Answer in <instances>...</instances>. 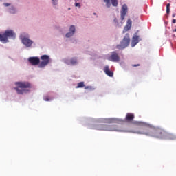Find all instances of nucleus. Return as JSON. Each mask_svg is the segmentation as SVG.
<instances>
[{
  "instance_id": "f257e3e1",
  "label": "nucleus",
  "mask_w": 176,
  "mask_h": 176,
  "mask_svg": "<svg viewBox=\"0 0 176 176\" xmlns=\"http://www.w3.org/2000/svg\"><path fill=\"white\" fill-rule=\"evenodd\" d=\"M134 124L139 126V130L135 131L133 133L143 134L144 135L153 137V138L164 140L166 130L141 121H135L134 122Z\"/></svg>"
},
{
  "instance_id": "f03ea898",
  "label": "nucleus",
  "mask_w": 176,
  "mask_h": 176,
  "mask_svg": "<svg viewBox=\"0 0 176 176\" xmlns=\"http://www.w3.org/2000/svg\"><path fill=\"white\" fill-rule=\"evenodd\" d=\"M16 87L14 88L17 94H24V93H28L30 91L29 89L32 88V85L31 82L24 81V82H15Z\"/></svg>"
},
{
  "instance_id": "7ed1b4c3",
  "label": "nucleus",
  "mask_w": 176,
  "mask_h": 176,
  "mask_svg": "<svg viewBox=\"0 0 176 176\" xmlns=\"http://www.w3.org/2000/svg\"><path fill=\"white\" fill-rule=\"evenodd\" d=\"M93 129L103 131H122V129L118 126V125H109L105 124H96L94 126Z\"/></svg>"
},
{
  "instance_id": "20e7f679",
  "label": "nucleus",
  "mask_w": 176,
  "mask_h": 176,
  "mask_svg": "<svg viewBox=\"0 0 176 176\" xmlns=\"http://www.w3.org/2000/svg\"><path fill=\"white\" fill-rule=\"evenodd\" d=\"M8 38H16V34L13 30H6L3 34H0V42L8 43L9 42Z\"/></svg>"
},
{
  "instance_id": "39448f33",
  "label": "nucleus",
  "mask_w": 176,
  "mask_h": 176,
  "mask_svg": "<svg viewBox=\"0 0 176 176\" xmlns=\"http://www.w3.org/2000/svg\"><path fill=\"white\" fill-rule=\"evenodd\" d=\"M129 45H130V36H129V34H126L120 44L118 45L116 47L120 50L126 49Z\"/></svg>"
},
{
  "instance_id": "423d86ee",
  "label": "nucleus",
  "mask_w": 176,
  "mask_h": 176,
  "mask_svg": "<svg viewBox=\"0 0 176 176\" xmlns=\"http://www.w3.org/2000/svg\"><path fill=\"white\" fill-rule=\"evenodd\" d=\"M41 60L42 61L40 63L38 67L39 68H45V67L50 63V56L48 55H42L41 56Z\"/></svg>"
},
{
  "instance_id": "0eeeda50",
  "label": "nucleus",
  "mask_w": 176,
  "mask_h": 176,
  "mask_svg": "<svg viewBox=\"0 0 176 176\" xmlns=\"http://www.w3.org/2000/svg\"><path fill=\"white\" fill-rule=\"evenodd\" d=\"M124 120L119 119V118H107L103 120V123H107V124H119L120 123H124Z\"/></svg>"
},
{
  "instance_id": "6e6552de",
  "label": "nucleus",
  "mask_w": 176,
  "mask_h": 176,
  "mask_svg": "<svg viewBox=\"0 0 176 176\" xmlns=\"http://www.w3.org/2000/svg\"><path fill=\"white\" fill-rule=\"evenodd\" d=\"M20 38L22 43H23V45L26 46V47H31V46H32V43H34V41H32L28 37H26L25 36L21 34L20 36Z\"/></svg>"
},
{
  "instance_id": "1a4fd4ad",
  "label": "nucleus",
  "mask_w": 176,
  "mask_h": 176,
  "mask_svg": "<svg viewBox=\"0 0 176 176\" xmlns=\"http://www.w3.org/2000/svg\"><path fill=\"white\" fill-rule=\"evenodd\" d=\"M129 10V8H127V5L124 4L121 8L120 11V15H121V20L123 21L124 20V18L126 17V15L127 14V12Z\"/></svg>"
},
{
  "instance_id": "9d476101",
  "label": "nucleus",
  "mask_w": 176,
  "mask_h": 176,
  "mask_svg": "<svg viewBox=\"0 0 176 176\" xmlns=\"http://www.w3.org/2000/svg\"><path fill=\"white\" fill-rule=\"evenodd\" d=\"M109 60L114 63H118V61L120 60V58L116 52H113L111 56L109 57Z\"/></svg>"
},
{
  "instance_id": "9b49d317",
  "label": "nucleus",
  "mask_w": 176,
  "mask_h": 176,
  "mask_svg": "<svg viewBox=\"0 0 176 176\" xmlns=\"http://www.w3.org/2000/svg\"><path fill=\"white\" fill-rule=\"evenodd\" d=\"M29 63L32 64V65H38L39 63H41V60L38 57H30L28 58Z\"/></svg>"
},
{
  "instance_id": "f8f14e48",
  "label": "nucleus",
  "mask_w": 176,
  "mask_h": 176,
  "mask_svg": "<svg viewBox=\"0 0 176 176\" xmlns=\"http://www.w3.org/2000/svg\"><path fill=\"white\" fill-rule=\"evenodd\" d=\"M164 140H176V135L174 133H170L165 131V136Z\"/></svg>"
},
{
  "instance_id": "ddd939ff",
  "label": "nucleus",
  "mask_w": 176,
  "mask_h": 176,
  "mask_svg": "<svg viewBox=\"0 0 176 176\" xmlns=\"http://www.w3.org/2000/svg\"><path fill=\"white\" fill-rule=\"evenodd\" d=\"M103 71L106 74V75H107V76H109L110 78H112V76H113V72H112V71H111V69H109V66L106 65L103 68Z\"/></svg>"
},
{
  "instance_id": "4468645a",
  "label": "nucleus",
  "mask_w": 176,
  "mask_h": 176,
  "mask_svg": "<svg viewBox=\"0 0 176 176\" xmlns=\"http://www.w3.org/2000/svg\"><path fill=\"white\" fill-rule=\"evenodd\" d=\"M134 113H128L125 117V122L130 123V122H133V120H134Z\"/></svg>"
},
{
  "instance_id": "2eb2a0df",
  "label": "nucleus",
  "mask_w": 176,
  "mask_h": 176,
  "mask_svg": "<svg viewBox=\"0 0 176 176\" xmlns=\"http://www.w3.org/2000/svg\"><path fill=\"white\" fill-rule=\"evenodd\" d=\"M65 63L67 65H75L78 64V59L76 58H72L70 60H65Z\"/></svg>"
},
{
  "instance_id": "dca6fc26",
  "label": "nucleus",
  "mask_w": 176,
  "mask_h": 176,
  "mask_svg": "<svg viewBox=\"0 0 176 176\" xmlns=\"http://www.w3.org/2000/svg\"><path fill=\"white\" fill-rule=\"evenodd\" d=\"M131 24H132L131 20V19H128L127 24L124 28L123 32H126L129 31V30H130V28H131Z\"/></svg>"
},
{
  "instance_id": "f3484780",
  "label": "nucleus",
  "mask_w": 176,
  "mask_h": 176,
  "mask_svg": "<svg viewBox=\"0 0 176 176\" xmlns=\"http://www.w3.org/2000/svg\"><path fill=\"white\" fill-rule=\"evenodd\" d=\"M140 39V37L137 35L133 36V38H132V47H134V46H135V45H137V43H138V42H140V41L138 40Z\"/></svg>"
},
{
  "instance_id": "a211bd4d",
  "label": "nucleus",
  "mask_w": 176,
  "mask_h": 176,
  "mask_svg": "<svg viewBox=\"0 0 176 176\" xmlns=\"http://www.w3.org/2000/svg\"><path fill=\"white\" fill-rule=\"evenodd\" d=\"M85 87V82H80L78 83V85L76 87V89H81Z\"/></svg>"
},
{
  "instance_id": "6ab92c4d",
  "label": "nucleus",
  "mask_w": 176,
  "mask_h": 176,
  "mask_svg": "<svg viewBox=\"0 0 176 176\" xmlns=\"http://www.w3.org/2000/svg\"><path fill=\"white\" fill-rule=\"evenodd\" d=\"M112 6H114V8H117L118 5V0H111Z\"/></svg>"
},
{
  "instance_id": "aec40b11",
  "label": "nucleus",
  "mask_w": 176,
  "mask_h": 176,
  "mask_svg": "<svg viewBox=\"0 0 176 176\" xmlns=\"http://www.w3.org/2000/svg\"><path fill=\"white\" fill-rule=\"evenodd\" d=\"M106 3L107 8H111V0H103Z\"/></svg>"
},
{
  "instance_id": "412c9836",
  "label": "nucleus",
  "mask_w": 176,
  "mask_h": 176,
  "mask_svg": "<svg viewBox=\"0 0 176 176\" xmlns=\"http://www.w3.org/2000/svg\"><path fill=\"white\" fill-rule=\"evenodd\" d=\"M75 30H76L75 26L74 25L70 26L69 32H72V34H75Z\"/></svg>"
},
{
  "instance_id": "4be33fe9",
  "label": "nucleus",
  "mask_w": 176,
  "mask_h": 176,
  "mask_svg": "<svg viewBox=\"0 0 176 176\" xmlns=\"http://www.w3.org/2000/svg\"><path fill=\"white\" fill-rule=\"evenodd\" d=\"M85 90H89V91H91L92 90H94V88L91 86H86L85 87Z\"/></svg>"
},
{
  "instance_id": "5701e85b",
  "label": "nucleus",
  "mask_w": 176,
  "mask_h": 176,
  "mask_svg": "<svg viewBox=\"0 0 176 176\" xmlns=\"http://www.w3.org/2000/svg\"><path fill=\"white\" fill-rule=\"evenodd\" d=\"M74 36V33H72V32H69L66 34V38H71V36Z\"/></svg>"
},
{
  "instance_id": "b1692460",
  "label": "nucleus",
  "mask_w": 176,
  "mask_h": 176,
  "mask_svg": "<svg viewBox=\"0 0 176 176\" xmlns=\"http://www.w3.org/2000/svg\"><path fill=\"white\" fill-rule=\"evenodd\" d=\"M166 13L168 14L170 13V3L166 5Z\"/></svg>"
},
{
  "instance_id": "393cba45",
  "label": "nucleus",
  "mask_w": 176,
  "mask_h": 176,
  "mask_svg": "<svg viewBox=\"0 0 176 176\" xmlns=\"http://www.w3.org/2000/svg\"><path fill=\"white\" fill-rule=\"evenodd\" d=\"M43 100L44 101H50V98L47 96H44Z\"/></svg>"
},
{
  "instance_id": "a878e982",
  "label": "nucleus",
  "mask_w": 176,
  "mask_h": 176,
  "mask_svg": "<svg viewBox=\"0 0 176 176\" xmlns=\"http://www.w3.org/2000/svg\"><path fill=\"white\" fill-rule=\"evenodd\" d=\"M53 5L56 6L58 3V0H52Z\"/></svg>"
},
{
  "instance_id": "bb28decb",
  "label": "nucleus",
  "mask_w": 176,
  "mask_h": 176,
  "mask_svg": "<svg viewBox=\"0 0 176 176\" xmlns=\"http://www.w3.org/2000/svg\"><path fill=\"white\" fill-rule=\"evenodd\" d=\"M75 6L76 7V8H80V3H75Z\"/></svg>"
},
{
  "instance_id": "cd10ccee",
  "label": "nucleus",
  "mask_w": 176,
  "mask_h": 176,
  "mask_svg": "<svg viewBox=\"0 0 176 176\" xmlns=\"http://www.w3.org/2000/svg\"><path fill=\"white\" fill-rule=\"evenodd\" d=\"M4 6H6V7L10 6V3H4Z\"/></svg>"
},
{
  "instance_id": "c85d7f7f",
  "label": "nucleus",
  "mask_w": 176,
  "mask_h": 176,
  "mask_svg": "<svg viewBox=\"0 0 176 176\" xmlns=\"http://www.w3.org/2000/svg\"><path fill=\"white\" fill-rule=\"evenodd\" d=\"M132 67H140V64L132 65Z\"/></svg>"
},
{
  "instance_id": "c756f323",
  "label": "nucleus",
  "mask_w": 176,
  "mask_h": 176,
  "mask_svg": "<svg viewBox=\"0 0 176 176\" xmlns=\"http://www.w3.org/2000/svg\"><path fill=\"white\" fill-rule=\"evenodd\" d=\"M172 23H173V24H175L176 20H175V19H173Z\"/></svg>"
},
{
  "instance_id": "7c9ffc66",
  "label": "nucleus",
  "mask_w": 176,
  "mask_h": 176,
  "mask_svg": "<svg viewBox=\"0 0 176 176\" xmlns=\"http://www.w3.org/2000/svg\"><path fill=\"white\" fill-rule=\"evenodd\" d=\"M172 17H175V13H173V14H172Z\"/></svg>"
},
{
  "instance_id": "2f4dec72",
  "label": "nucleus",
  "mask_w": 176,
  "mask_h": 176,
  "mask_svg": "<svg viewBox=\"0 0 176 176\" xmlns=\"http://www.w3.org/2000/svg\"><path fill=\"white\" fill-rule=\"evenodd\" d=\"M114 21H116V23H117L118 22V19H115Z\"/></svg>"
},
{
  "instance_id": "473e14b6",
  "label": "nucleus",
  "mask_w": 176,
  "mask_h": 176,
  "mask_svg": "<svg viewBox=\"0 0 176 176\" xmlns=\"http://www.w3.org/2000/svg\"><path fill=\"white\" fill-rule=\"evenodd\" d=\"M173 32H176V29H175V30H173Z\"/></svg>"
},
{
  "instance_id": "72a5a7b5",
  "label": "nucleus",
  "mask_w": 176,
  "mask_h": 176,
  "mask_svg": "<svg viewBox=\"0 0 176 176\" xmlns=\"http://www.w3.org/2000/svg\"><path fill=\"white\" fill-rule=\"evenodd\" d=\"M11 13H14L12 11H11Z\"/></svg>"
}]
</instances>
